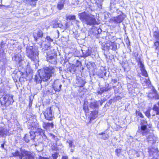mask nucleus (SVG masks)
I'll return each mask as SVG.
<instances>
[{
    "label": "nucleus",
    "instance_id": "f257e3e1",
    "mask_svg": "<svg viewBox=\"0 0 159 159\" xmlns=\"http://www.w3.org/2000/svg\"><path fill=\"white\" fill-rule=\"evenodd\" d=\"M0 93H2L3 94L0 98L1 107L3 109H6L7 107L12 105L14 102L13 96L9 93H5V92L2 90H1Z\"/></svg>",
    "mask_w": 159,
    "mask_h": 159
},
{
    "label": "nucleus",
    "instance_id": "f03ea898",
    "mask_svg": "<svg viewBox=\"0 0 159 159\" xmlns=\"http://www.w3.org/2000/svg\"><path fill=\"white\" fill-rule=\"evenodd\" d=\"M79 19L83 22H84L87 25H98L94 15L89 14L85 12L79 13L78 14Z\"/></svg>",
    "mask_w": 159,
    "mask_h": 159
},
{
    "label": "nucleus",
    "instance_id": "7ed1b4c3",
    "mask_svg": "<svg viewBox=\"0 0 159 159\" xmlns=\"http://www.w3.org/2000/svg\"><path fill=\"white\" fill-rule=\"evenodd\" d=\"M54 68L52 66L46 67L40 70L39 75L43 81H46L49 79L52 76V74L54 72Z\"/></svg>",
    "mask_w": 159,
    "mask_h": 159
},
{
    "label": "nucleus",
    "instance_id": "20e7f679",
    "mask_svg": "<svg viewBox=\"0 0 159 159\" xmlns=\"http://www.w3.org/2000/svg\"><path fill=\"white\" fill-rule=\"evenodd\" d=\"M35 155L32 152L25 150L21 151L20 153L18 150L11 153V157L18 156L20 159H35Z\"/></svg>",
    "mask_w": 159,
    "mask_h": 159
},
{
    "label": "nucleus",
    "instance_id": "39448f33",
    "mask_svg": "<svg viewBox=\"0 0 159 159\" xmlns=\"http://www.w3.org/2000/svg\"><path fill=\"white\" fill-rule=\"evenodd\" d=\"M28 75L27 72H23L19 70H16L13 73L12 78L15 82L19 81L22 82L27 80Z\"/></svg>",
    "mask_w": 159,
    "mask_h": 159
},
{
    "label": "nucleus",
    "instance_id": "423d86ee",
    "mask_svg": "<svg viewBox=\"0 0 159 159\" xmlns=\"http://www.w3.org/2000/svg\"><path fill=\"white\" fill-rule=\"evenodd\" d=\"M147 121L145 120H141V125L140 127H138V132L142 136L148 135L149 133L150 130L147 128Z\"/></svg>",
    "mask_w": 159,
    "mask_h": 159
},
{
    "label": "nucleus",
    "instance_id": "0eeeda50",
    "mask_svg": "<svg viewBox=\"0 0 159 159\" xmlns=\"http://www.w3.org/2000/svg\"><path fill=\"white\" fill-rule=\"evenodd\" d=\"M134 57L136 62L138 63V65H140V70L141 71L142 75L145 77H148V75L145 69L143 64L141 61L140 56L138 52L134 53Z\"/></svg>",
    "mask_w": 159,
    "mask_h": 159
},
{
    "label": "nucleus",
    "instance_id": "6e6552de",
    "mask_svg": "<svg viewBox=\"0 0 159 159\" xmlns=\"http://www.w3.org/2000/svg\"><path fill=\"white\" fill-rule=\"evenodd\" d=\"M153 38L156 40L154 42L152 47L155 50V53L157 54V57H159V31L157 30L153 32Z\"/></svg>",
    "mask_w": 159,
    "mask_h": 159
},
{
    "label": "nucleus",
    "instance_id": "1a4fd4ad",
    "mask_svg": "<svg viewBox=\"0 0 159 159\" xmlns=\"http://www.w3.org/2000/svg\"><path fill=\"white\" fill-rule=\"evenodd\" d=\"M102 49L104 51H109L110 49L116 51L117 49L116 43L115 41L112 42L110 40L106 41L102 45Z\"/></svg>",
    "mask_w": 159,
    "mask_h": 159
},
{
    "label": "nucleus",
    "instance_id": "9d476101",
    "mask_svg": "<svg viewBox=\"0 0 159 159\" xmlns=\"http://www.w3.org/2000/svg\"><path fill=\"white\" fill-rule=\"evenodd\" d=\"M86 82L85 80L81 78H76V82L74 84L73 86L75 88H79L80 89L78 91L80 93L83 92L85 89L84 87L85 86Z\"/></svg>",
    "mask_w": 159,
    "mask_h": 159
},
{
    "label": "nucleus",
    "instance_id": "9b49d317",
    "mask_svg": "<svg viewBox=\"0 0 159 159\" xmlns=\"http://www.w3.org/2000/svg\"><path fill=\"white\" fill-rule=\"evenodd\" d=\"M43 114L46 120L49 121H52L54 118V115L52 113V107H49L43 111Z\"/></svg>",
    "mask_w": 159,
    "mask_h": 159
},
{
    "label": "nucleus",
    "instance_id": "f8f14e48",
    "mask_svg": "<svg viewBox=\"0 0 159 159\" xmlns=\"http://www.w3.org/2000/svg\"><path fill=\"white\" fill-rule=\"evenodd\" d=\"M148 152L149 157H153L152 159H158L159 151L158 148H151L149 149Z\"/></svg>",
    "mask_w": 159,
    "mask_h": 159
},
{
    "label": "nucleus",
    "instance_id": "ddd939ff",
    "mask_svg": "<svg viewBox=\"0 0 159 159\" xmlns=\"http://www.w3.org/2000/svg\"><path fill=\"white\" fill-rule=\"evenodd\" d=\"M26 53L27 57L31 59L34 61L36 59V54L33 50L32 47H29L26 48Z\"/></svg>",
    "mask_w": 159,
    "mask_h": 159
},
{
    "label": "nucleus",
    "instance_id": "4468645a",
    "mask_svg": "<svg viewBox=\"0 0 159 159\" xmlns=\"http://www.w3.org/2000/svg\"><path fill=\"white\" fill-rule=\"evenodd\" d=\"M29 133L30 135L28 134H25L23 138L24 140L27 143H28L30 140L34 141L35 138L36 136L34 131H30Z\"/></svg>",
    "mask_w": 159,
    "mask_h": 159
},
{
    "label": "nucleus",
    "instance_id": "2eb2a0df",
    "mask_svg": "<svg viewBox=\"0 0 159 159\" xmlns=\"http://www.w3.org/2000/svg\"><path fill=\"white\" fill-rule=\"evenodd\" d=\"M125 17V15L123 12L120 15L112 17L111 20L116 24H119L121 23Z\"/></svg>",
    "mask_w": 159,
    "mask_h": 159
},
{
    "label": "nucleus",
    "instance_id": "dca6fc26",
    "mask_svg": "<svg viewBox=\"0 0 159 159\" xmlns=\"http://www.w3.org/2000/svg\"><path fill=\"white\" fill-rule=\"evenodd\" d=\"M46 59L47 61L50 64L53 65L57 64V55L56 53H52L50 56H47Z\"/></svg>",
    "mask_w": 159,
    "mask_h": 159
},
{
    "label": "nucleus",
    "instance_id": "f3484780",
    "mask_svg": "<svg viewBox=\"0 0 159 159\" xmlns=\"http://www.w3.org/2000/svg\"><path fill=\"white\" fill-rule=\"evenodd\" d=\"M43 33L41 30L38 31L37 32H34L33 34L34 40L35 42H37L39 38L43 37Z\"/></svg>",
    "mask_w": 159,
    "mask_h": 159
},
{
    "label": "nucleus",
    "instance_id": "a211bd4d",
    "mask_svg": "<svg viewBox=\"0 0 159 159\" xmlns=\"http://www.w3.org/2000/svg\"><path fill=\"white\" fill-rule=\"evenodd\" d=\"M61 85L59 82L55 81L54 82L53 88L56 91L59 92L60 91Z\"/></svg>",
    "mask_w": 159,
    "mask_h": 159
},
{
    "label": "nucleus",
    "instance_id": "6ab92c4d",
    "mask_svg": "<svg viewBox=\"0 0 159 159\" xmlns=\"http://www.w3.org/2000/svg\"><path fill=\"white\" fill-rule=\"evenodd\" d=\"M42 126L43 128L45 129H49L50 126L52 128L54 127V124L52 122L51 123L44 122Z\"/></svg>",
    "mask_w": 159,
    "mask_h": 159
},
{
    "label": "nucleus",
    "instance_id": "aec40b11",
    "mask_svg": "<svg viewBox=\"0 0 159 159\" xmlns=\"http://www.w3.org/2000/svg\"><path fill=\"white\" fill-rule=\"evenodd\" d=\"M35 132V133L38 134L39 135L42 137L44 136L46 138H47V137L45 134V131L41 128H39L38 127L36 129V132Z\"/></svg>",
    "mask_w": 159,
    "mask_h": 159
},
{
    "label": "nucleus",
    "instance_id": "412c9836",
    "mask_svg": "<svg viewBox=\"0 0 159 159\" xmlns=\"http://www.w3.org/2000/svg\"><path fill=\"white\" fill-rule=\"evenodd\" d=\"M98 113V111H92L91 113V116L89 117V122L95 119L97 116Z\"/></svg>",
    "mask_w": 159,
    "mask_h": 159
},
{
    "label": "nucleus",
    "instance_id": "4be33fe9",
    "mask_svg": "<svg viewBox=\"0 0 159 159\" xmlns=\"http://www.w3.org/2000/svg\"><path fill=\"white\" fill-rule=\"evenodd\" d=\"M39 127V124L38 123H32L30 125L29 129L30 131H33L34 130H36Z\"/></svg>",
    "mask_w": 159,
    "mask_h": 159
},
{
    "label": "nucleus",
    "instance_id": "5701e85b",
    "mask_svg": "<svg viewBox=\"0 0 159 159\" xmlns=\"http://www.w3.org/2000/svg\"><path fill=\"white\" fill-rule=\"evenodd\" d=\"M158 105V106H157L156 104L153 105L152 107V110L156 112V114H153L152 115V116H155L156 115H159V102H158L157 103Z\"/></svg>",
    "mask_w": 159,
    "mask_h": 159
},
{
    "label": "nucleus",
    "instance_id": "b1692460",
    "mask_svg": "<svg viewBox=\"0 0 159 159\" xmlns=\"http://www.w3.org/2000/svg\"><path fill=\"white\" fill-rule=\"evenodd\" d=\"M65 0H60L57 5V8L59 10H61L63 8Z\"/></svg>",
    "mask_w": 159,
    "mask_h": 159
},
{
    "label": "nucleus",
    "instance_id": "393cba45",
    "mask_svg": "<svg viewBox=\"0 0 159 159\" xmlns=\"http://www.w3.org/2000/svg\"><path fill=\"white\" fill-rule=\"evenodd\" d=\"M90 107L93 109L98 108V104L97 101L91 102L90 104Z\"/></svg>",
    "mask_w": 159,
    "mask_h": 159
},
{
    "label": "nucleus",
    "instance_id": "a878e982",
    "mask_svg": "<svg viewBox=\"0 0 159 159\" xmlns=\"http://www.w3.org/2000/svg\"><path fill=\"white\" fill-rule=\"evenodd\" d=\"M111 89V88L109 87L108 86L106 87H102L100 88V91H99L98 93L99 94H101L104 92L108 91Z\"/></svg>",
    "mask_w": 159,
    "mask_h": 159
},
{
    "label": "nucleus",
    "instance_id": "bb28decb",
    "mask_svg": "<svg viewBox=\"0 0 159 159\" xmlns=\"http://www.w3.org/2000/svg\"><path fill=\"white\" fill-rule=\"evenodd\" d=\"M83 109L85 115H87V114L89 113V109L88 105L87 104L84 103L83 105Z\"/></svg>",
    "mask_w": 159,
    "mask_h": 159
},
{
    "label": "nucleus",
    "instance_id": "cd10ccee",
    "mask_svg": "<svg viewBox=\"0 0 159 159\" xmlns=\"http://www.w3.org/2000/svg\"><path fill=\"white\" fill-rule=\"evenodd\" d=\"M34 80L37 84L39 83L41 84L43 81L42 79L39 76V75H35Z\"/></svg>",
    "mask_w": 159,
    "mask_h": 159
},
{
    "label": "nucleus",
    "instance_id": "c85d7f7f",
    "mask_svg": "<svg viewBox=\"0 0 159 159\" xmlns=\"http://www.w3.org/2000/svg\"><path fill=\"white\" fill-rule=\"evenodd\" d=\"M99 135H102V139L103 140H107L109 138V135L108 134H106L104 132H102L100 133L99 134Z\"/></svg>",
    "mask_w": 159,
    "mask_h": 159
},
{
    "label": "nucleus",
    "instance_id": "c756f323",
    "mask_svg": "<svg viewBox=\"0 0 159 159\" xmlns=\"http://www.w3.org/2000/svg\"><path fill=\"white\" fill-rule=\"evenodd\" d=\"M151 109V108L148 109L144 112L145 116L148 118H150L151 116L150 111Z\"/></svg>",
    "mask_w": 159,
    "mask_h": 159
},
{
    "label": "nucleus",
    "instance_id": "7c9ffc66",
    "mask_svg": "<svg viewBox=\"0 0 159 159\" xmlns=\"http://www.w3.org/2000/svg\"><path fill=\"white\" fill-rule=\"evenodd\" d=\"M66 17L67 20H72L76 19L75 16V15H69Z\"/></svg>",
    "mask_w": 159,
    "mask_h": 159
},
{
    "label": "nucleus",
    "instance_id": "2f4dec72",
    "mask_svg": "<svg viewBox=\"0 0 159 159\" xmlns=\"http://www.w3.org/2000/svg\"><path fill=\"white\" fill-rule=\"evenodd\" d=\"M122 151V149L117 148L115 150V152L116 155L119 157Z\"/></svg>",
    "mask_w": 159,
    "mask_h": 159
},
{
    "label": "nucleus",
    "instance_id": "473e14b6",
    "mask_svg": "<svg viewBox=\"0 0 159 159\" xmlns=\"http://www.w3.org/2000/svg\"><path fill=\"white\" fill-rule=\"evenodd\" d=\"M135 114L136 116H139L141 118H144V116L139 111H138L137 110H136L135 111Z\"/></svg>",
    "mask_w": 159,
    "mask_h": 159
},
{
    "label": "nucleus",
    "instance_id": "72a5a7b5",
    "mask_svg": "<svg viewBox=\"0 0 159 159\" xmlns=\"http://www.w3.org/2000/svg\"><path fill=\"white\" fill-rule=\"evenodd\" d=\"M27 1L32 6L34 7L36 5V2L37 0H27Z\"/></svg>",
    "mask_w": 159,
    "mask_h": 159
},
{
    "label": "nucleus",
    "instance_id": "f704fd0d",
    "mask_svg": "<svg viewBox=\"0 0 159 159\" xmlns=\"http://www.w3.org/2000/svg\"><path fill=\"white\" fill-rule=\"evenodd\" d=\"M58 153L57 152H55L53 154H52V156L53 158V159H57L58 157Z\"/></svg>",
    "mask_w": 159,
    "mask_h": 159
},
{
    "label": "nucleus",
    "instance_id": "c9c22d12",
    "mask_svg": "<svg viewBox=\"0 0 159 159\" xmlns=\"http://www.w3.org/2000/svg\"><path fill=\"white\" fill-rule=\"evenodd\" d=\"M154 137L153 135H149L148 136L147 138V139L148 141H151V139H153V137Z\"/></svg>",
    "mask_w": 159,
    "mask_h": 159
},
{
    "label": "nucleus",
    "instance_id": "e433bc0d",
    "mask_svg": "<svg viewBox=\"0 0 159 159\" xmlns=\"http://www.w3.org/2000/svg\"><path fill=\"white\" fill-rule=\"evenodd\" d=\"M46 39L49 42H52L53 41V39L49 36H47Z\"/></svg>",
    "mask_w": 159,
    "mask_h": 159
},
{
    "label": "nucleus",
    "instance_id": "4c0bfd02",
    "mask_svg": "<svg viewBox=\"0 0 159 159\" xmlns=\"http://www.w3.org/2000/svg\"><path fill=\"white\" fill-rule=\"evenodd\" d=\"M143 80H144V83L146 84H148L150 83L149 79H148L147 80L145 78H142Z\"/></svg>",
    "mask_w": 159,
    "mask_h": 159
},
{
    "label": "nucleus",
    "instance_id": "58836bf2",
    "mask_svg": "<svg viewBox=\"0 0 159 159\" xmlns=\"http://www.w3.org/2000/svg\"><path fill=\"white\" fill-rule=\"evenodd\" d=\"M67 142L68 143L70 147L71 148L72 147L73 141L72 140H69L67 141Z\"/></svg>",
    "mask_w": 159,
    "mask_h": 159
},
{
    "label": "nucleus",
    "instance_id": "ea45409f",
    "mask_svg": "<svg viewBox=\"0 0 159 159\" xmlns=\"http://www.w3.org/2000/svg\"><path fill=\"white\" fill-rule=\"evenodd\" d=\"M5 134V131L4 129H2L0 130V135L1 136H3Z\"/></svg>",
    "mask_w": 159,
    "mask_h": 159
},
{
    "label": "nucleus",
    "instance_id": "a19ab883",
    "mask_svg": "<svg viewBox=\"0 0 159 159\" xmlns=\"http://www.w3.org/2000/svg\"><path fill=\"white\" fill-rule=\"evenodd\" d=\"M32 100H30L28 105L29 108H31L32 104Z\"/></svg>",
    "mask_w": 159,
    "mask_h": 159
},
{
    "label": "nucleus",
    "instance_id": "79ce46f5",
    "mask_svg": "<svg viewBox=\"0 0 159 159\" xmlns=\"http://www.w3.org/2000/svg\"><path fill=\"white\" fill-rule=\"evenodd\" d=\"M39 159H50L49 158L47 157H44L39 156Z\"/></svg>",
    "mask_w": 159,
    "mask_h": 159
},
{
    "label": "nucleus",
    "instance_id": "37998d69",
    "mask_svg": "<svg viewBox=\"0 0 159 159\" xmlns=\"http://www.w3.org/2000/svg\"><path fill=\"white\" fill-rule=\"evenodd\" d=\"M154 98L156 100L159 99V96L157 93H156L155 95Z\"/></svg>",
    "mask_w": 159,
    "mask_h": 159
},
{
    "label": "nucleus",
    "instance_id": "c03bdc74",
    "mask_svg": "<svg viewBox=\"0 0 159 159\" xmlns=\"http://www.w3.org/2000/svg\"><path fill=\"white\" fill-rule=\"evenodd\" d=\"M6 142L4 141L2 143L1 145V147L3 149H4V145L5 144Z\"/></svg>",
    "mask_w": 159,
    "mask_h": 159
},
{
    "label": "nucleus",
    "instance_id": "a18cd8bd",
    "mask_svg": "<svg viewBox=\"0 0 159 159\" xmlns=\"http://www.w3.org/2000/svg\"><path fill=\"white\" fill-rule=\"evenodd\" d=\"M111 82H112L113 83H116L117 82V80L115 79H112Z\"/></svg>",
    "mask_w": 159,
    "mask_h": 159
},
{
    "label": "nucleus",
    "instance_id": "49530a36",
    "mask_svg": "<svg viewBox=\"0 0 159 159\" xmlns=\"http://www.w3.org/2000/svg\"><path fill=\"white\" fill-rule=\"evenodd\" d=\"M68 157L66 156H62V159H68Z\"/></svg>",
    "mask_w": 159,
    "mask_h": 159
},
{
    "label": "nucleus",
    "instance_id": "de8ad7c7",
    "mask_svg": "<svg viewBox=\"0 0 159 159\" xmlns=\"http://www.w3.org/2000/svg\"><path fill=\"white\" fill-rule=\"evenodd\" d=\"M5 44V43H3V42H1L0 43V46L1 48L3 47V45H4Z\"/></svg>",
    "mask_w": 159,
    "mask_h": 159
},
{
    "label": "nucleus",
    "instance_id": "09e8293b",
    "mask_svg": "<svg viewBox=\"0 0 159 159\" xmlns=\"http://www.w3.org/2000/svg\"><path fill=\"white\" fill-rule=\"evenodd\" d=\"M50 134V135L51 136L53 139H54L56 137V136L55 135H54L53 134Z\"/></svg>",
    "mask_w": 159,
    "mask_h": 159
},
{
    "label": "nucleus",
    "instance_id": "8fccbe9b",
    "mask_svg": "<svg viewBox=\"0 0 159 159\" xmlns=\"http://www.w3.org/2000/svg\"><path fill=\"white\" fill-rule=\"evenodd\" d=\"M77 62H78L79 63V64H78V65L76 66H77V67H78V66H81L82 64H81V62H80V61H77Z\"/></svg>",
    "mask_w": 159,
    "mask_h": 159
},
{
    "label": "nucleus",
    "instance_id": "3c124183",
    "mask_svg": "<svg viewBox=\"0 0 159 159\" xmlns=\"http://www.w3.org/2000/svg\"><path fill=\"white\" fill-rule=\"evenodd\" d=\"M99 101L100 102V106H101L102 105V104L103 102V101L102 100H101V101L99 100Z\"/></svg>",
    "mask_w": 159,
    "mask_h": 159
},
{
    "label": "nucleus",
    "instance_id": "603ef678",
    "mask_svg": "<svg viewBox=\"0 0 159 159\" xmlns=\"http://www.w3.org/2000/svg\"><path fill=\"white\" fill-rule=\"evenodd\" d=\"M148 128L151 129L152 128V125H150L149 126H148Z\"/></svg>",
    "mask_w": 159,
    "mask_h": 159
},
{
    "label": "nucleus",
    "instance_id": "864d4df0",
    "mask_svg": "<svg viewBox=\"0 0 159 159\" xmlns=\"http://www.w3.org/2000/svg\"><path fill=\"white\" fill-rule=\"evenodd\" d=\"M91 55V54L90 53H89L88 54H87V53L86 54V56H89L90 55Z\"/></svg>",
    "mask_w": 159,
    "mask_h": 159
},
{
    "label": "nucleus",
    "instance_id": "5fc2aeb1",
    "mask_svg": "<svg viewBox=\"0 0 159 159\" xmlns=\"http://www.w3.org/2000/svg\"><path fill=\"white\" fill-rule=\"evenodd\" d=\"M22 61V59H20V60H19V61H18V62H19V63H20V62H21V61Z\"/></svg>",
    "mask_w": 159,
    "mask_h": 159
},
{
    "label": "nucleus",
    "instance_id": "6e6d98bb",
    "mask_svg": "<svg viewBox=\"0 0 159 159\" xmlns=\"http://www.w3.org/2000/svg\"><path fill=\"white\" fill-rule=\"evenodd\" d=\"M5 7V6L4 5H1L0 4V7Z\"/></svg>",
    "mask_w": 159,
    "mask_h": 159
},
{
    "label": "nucleus",
    "instance_id": "4d7b16f0",
    "mask_svg": "<svg viewBox=\"0 0 159 159\" xmlns=\"http://www.w3.org/2000/svg\"><path fill=\"white\" fill-rule=\"evenodd\" d=\"M78 159V158H75V159Z\"/></svg>",
    "mask_w": 159,
    "mask_h": 159
},
{
    "label": "nucleus",
    "instance_id": "13d9d810",
    "mask_svg": "<svg viewBox=\"0 0 159 159\" xmlns=\"http://www.w3.org/2000/svg\"><path fill=\"white\" fill-rule=\"evenodd\" d=\"M115 87V86H113V88H114Z\"/></svg>",
    "mask_w": 159,
    "mask_h": 159
}]
</instances>
